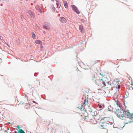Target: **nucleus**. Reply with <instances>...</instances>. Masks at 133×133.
<instances>
[{
  "label": "nucleus",
  "mask_w": 133,
  "mask_h": 133,
  "mask_svg": "<svg viewBox=\"0 0 133 133\" xmlns=\"http://www.w3.org/2000/svg\"><path fill=\"white\" fill-rule=\"evenodd\" d=\"M116 114L117 116L120 119H123L124 117L130 118L131 114L129 112V110L124 111L122 109L117 110Z\"/></svg>",
  "instance_id": "1"
},
{
  "label": "nucleus",
  "mask_w": 133,
  "mask_h": 133,
  "mask_svg": "<svg viewBox=\"0 0 133 133\" xmlns=\"http://www.w3.org/2000/svg\"><path fill=\"white\" fill-rule=\"evenodd\" d=\"M103 77V75H102L99 73L98 74H96V76L94 75H93L94 78L93 79V80H94L95 82L97 81H99L102 79Z\"/></svg>",
  "instance_id": "2"
},
{
  "label": "nucleus",
  "mask_w": 133,
  "mask_h": 133,
  "mask_svg": "<svg viewBox=\"0 0 133 133\" xmlns=\"http://www.w3.org/2000/svg\"><path fill=\"white\" fill-rule=\"evenodd\" d=\"M88 95L86 96L85 97V99L84 100V102L83 104L81 106V107L80 108L79 107H78V108L79 109L81 110H82V109L83 108V106H85L87 105L88 104Z\"/></svg>",
  "instance_id": "3"
},
{
  "label": "nucleus",
  "mask_w": 133,
  "mask_h": 133,
  "mask_svg": "<svg viewBox=\"0 0 133 133\" xmlns=\"http://www.w3.org/2000/svg\"><path fill=\"white\" fill-rule=\"evenodd\" d=\"M96 84L98 86L103 85V86H106V84L104 82L102 79L99 81H97L95 82Z\"/></svg>",
  "instance_id": "4"
},
{
  "label": "nucleus",
  "mask_w": 133,
  "mask_h": 133,
  "mask_svg": "<svg viewBox=\"0 0 133 133\" xmlns=\"http://www.w3.org/2000/svg\"><path fill=\"white\" fill-rule=\"evenodd\" d=\"M26 15L29 17L34 18V13L30 10H27L26 13Z\"/></svg>",
  "instance_id": "5"
},
{
  "label": "nucleus",
  "mask_w": 133,
  "mask_h": 133,
  "mask_svg": "<svg viewBox=\"0 0 133 133\" xmlns=\"http://www.w3.org/2000/svg\"><path fill=\"white\" fill-rule=\"evenodd\" d=\"M98 127L101 129H105L106 127V124L105 123H100L98 125Z\"/></svg>",
  "instance_id": "6"
},
{
  "label": "nucleus",
  "mask_w": 133,
  "mask_h": 133,
  "mask_svg": "<svg viewBox=\"0 0 133 133\" xmlns=\"http://www.w3.org/2000/svg\"><path fill=\"white\" fill-rule=\"evenodd\" d=\"M71 7L72 9L77 14H79L80 13L79 11L75 6L74 5H72Z\"/></svg>",
  "instance_id": "7"
},
{
  "label": "nucleus",
  "mask_w": 133,
  "mask_h": 133,
  "mask_svg": "<svg viewBox=\"0 0 133 133\" xmlns=\"http://www.w3.org/2000/svg\"><path fill=\"white\" fill-rule=\"evenodd\" d=\"M105 117L103 118V119L102 118L101 116L99 115H96L94 117V118L96 121H97L98 120H102L103 119V118H105Z\"/></svg>",
  "instance_id": "8"
},
{
  "label": "nucleus",
  "mask_w": 133,
  "mask_h": 133,
  "mask_svg": "<svg viewBox=\"0 0 133 133\" xmlns=\"http://www.w3.org/2000/svg\"><path fill=\"white\" fill-rule=\"evenodd\" d=\"M133 84V81L131 80V81H128V82L127 83V85L128 86H131V87Z\"/></svg>",
  "instance_id": "9"
},
{
  "label": "nucleus",
  "mask_w": 133,
  "mask_h": 133,
  "mask_svg": "<svg viewBox=\"0 0 133 133\" xmlns=\"http://www.w3.org/2000/svg\"><path fill=\"white\" fill-rule=\"evenodd\" d=\"M79 29L82 33H84V31L83 26L81 25L79 26Z\"/></svg>",
  "instance_id": "10"
},
{
  "label": "nucleus",
  "mask_w": 133,
  "mask_h": 133,
  "mask_svg": "<svg viewBox=\"0 0 133 133\" xmlns=\"http://www.w3.org/2000/svg\"><path fill=\"white\" fill-rule=\"evenodd\" d=\"M60 21L63 23H65L66 21L65 18L63 17L60 18Z\"/></svg>",
  "instance_id": "11"
},
{
  "label": "nucleus",
  "mask_w": 133,
  "mask_h": 133,
  "mask_svg": "<svg viewBox=\"0 0 133 133\" xmlns=\"http://www.w3.org/2000/svg\"><path fill=\"white\" fill-rule=\"evenodd\" d=\"M56 4L57 5V7L58 8H60L61 6V4L60 2L59 1H56Z\"/></svg>",
  "instance_id": "12"
},
{
  "label": "nucleus",
  "mask_w": 133,
  "mask_h": 133,
  "mask_svg": "<svg viewBox=\"0 0 133 133\" xmlns=\"http://www.w3.org/2000/svg\"><path fill=\"white\" fill-rule=\"evenodd\" d=\"M35 43L37 44H40L41 45L42 43V42L39 40H36L35 41Z\"/></svg>",
  "instance_id": "13"
},
{
  "label": "nucleus",
  "mask_w": 133,
  "mask_h": 133,
  "mask_svg": "<svg viewBox=\"0 0 133 133\" xmlns=\"http://www.w3.org/2000/svg\"><path fill=\"white\" fill-rule=\"evenodd\" d=\"M43 27L48 30H49L50 29V26L49 25H44L43 26Z\"/></svg>",
  "instance_id": "14"
},
{
  "label": "nucleus",
  "mask_w": 133,
  "mask_h": 133,
  "mask_svg": "<svg viewBox=\"0 0 133 133\" xmlns=\"http://www.w3.org/2000/svg\"><path fill=\"white\" fill-rule=\"evenodd\" d=\"M64 4L65 8H68V5L66 1L64 2Z\"/></svg>",
  "instance_id": "15"
},
{
  "label": "nucleus",
  "mask_w": 133,
  "mask_h": 133,
  "mask_svg": "<svg viewBox=\"0 0 133 133\" xmlns=\"http://www.w3.org/2000/svg\"><path fill=\"white\" fill-rule=\"evenodd\" d=\"M31 34L32 35V37L34 39H35L36 38V36L35 34L33 32H32L31 33Z\"/></svg>",
  "instance_id": "16"
},
{
  "label": "nucleus",
  "mask_w": 133,
  "mask_h": 133,
  "mask_svg": "<svg viewBox=\"0 0 133 133\" xmlns=\"http://www.w3.org/2000/svg\"><path fill=\"white\" fill-rule=\"evenodd\" d=\"M18 132L19 133H25L24 131L22 129H19L18 130Z\"/></svg>",
  "instance_id": "17"
},
{
  "label": "nucleus",
  "mask_w": 133,
  "mask_h": 133,
  "mask_svg": "<svg viewBox=\"0 0 133 133\" xmlns=\"http://www.w3.org/2000/svg\"><path fill=\"white\" fill-rule=\"evenodd\" d=\"M133 118V114H131V117L130 119Z\"/></svg>",
  "instance_id": "18"
},
{
  "label": "nucleus",
  "mask_w": 133,
  "mask_h": 133,
  "mask_svg": "<svg viewBox=\"0 0 133 133\" xmlns=\"http://www.w3.org/2000/svg\"><path fill=\"white\" fill-rule=\"evenodd\" d=\"M117 88H118V89H119L120 88V86L119 85H118L117 87H116Z\"/></svg>",
  "instance_id": "19"
},
{
  "label": "nucleus",
  "mask_w": 133,
  "mask_h": 133,
  "mask_svg": "<svg viewBox=\"0 0 133 133\" xmlns=\"http://www.w3.org/2000/svg\"><path fill=\"white\" fill-rule=\"evenodd\" d=\"M128 79H129V81H131V80H132V78H131V77H129V78H128Z\"/></svg>",
  "instance_id": "20"
},
{
  "label": "nucleus",
  "mask_w": 133,
  "mask_h": 133,
  "mask_svg": "<svg viewBox=\"0 0 133 133\" xmlns=\"http://www.w3.org/2000/svg\"><path fill=\"white\" fill-rule=\"evenodd\" d=\"M119 81H117L116 82V85H118V84L119 83Z\"/></svg>",
  "instance_id": "21"
},
{
  "label": "nucleus",
  "mask_w": 133,
  "mask_h": 133,
  "mask_svg": "<svg viewBox=\"0 0 133 133\" xmlns=\"http://www.w3.org/2000/svg\"><path fill=\"white\" fill-rule=\"evenodd\" d=\"M87 118V116H85V117H84V120H87L86 119Z\"/></svg>",
  "instance_id": "22"
},
{
  "label": "nucleus",
  "mask_w": 133,
  "mask_h": 133,
  "mask_svg": "<svg viewBox=\"0 0 133 133\" xmlns=\"http://www.w3.org/2000/svg\"><path fill=\"white\" fill-rule=\"evenodd\" d=\"M129 121H128V122H124V123L128 124L129 123Z\"/></svg>",
  "instance_id": "23"
},
{
  "label": "nucleus",
  "mask_w": 133,
  "mask_h": 133,
  "mask_svg": "<svg viewBox=\"0 0 133 133\" xmlns=\"http://www.w3.org/2000/svg\"><path fill=\"white\" fill-rule=\"evenodd\" d=\"M18 132H17L16 131H15L14 132V133H19L18 132Z\"/></svg>",
  "instance_id": "24"
},
{
  "label": "nucleus",
  "mask_w": 133,
  "mask_h": 133,
  "mask_svg": "<svg viewBox=\"0 0 133 133\" xmlns=\"http://www.w3.org/2000/svg\"><path fill=\"white\" fill-rule=\"evenodd\" d=\"M17 128H18V129H19H19H19L20 127H19V125H17Z\"/></svg>",
  "instance_id": "25"
},
{
  "label": "nucleus",
  "mask_w": 133,
  "mask_h": 133,
  "mask_svg": "<svg viewBox=\"0 0 133 133\" xmlns=\"http://www.w3.org/2000/svg\"><path fill=\"white\" fill-rule=\"evenodd\" d=\"M99 107L100 108H101L102 107V106L101 105H100L99 106Z\"/></svg>",
  "instance_id": "26"
},
{
  "label": "nucleus",
  "mask_w": 133,
  "mask_h": 133,
  "mask_svg": "<svg viewBox=\"0 0 133 133\" xmlns=\"http://www.w3.org/2000/svg\"><path fill=\"white\" fill-rule=\"evenodd\" d=\"M1 39V36H0V39Z\"/></svg>",
  "instance_id": "27"
},
{
  "label": "nucleus",
  "mask_w": 133,
  "mask_h": 133,
  "mask_svg": "<svg viewBox=\"0 0 133 133\" xmlns=\"http://www.w3.org/2000/svg\"><path fill=\"white\" fill-rule=\"evenodd\" d=\"M41 47H42V44L41 45Z\"/></svg>",
  "instance_id": "28"
},
{
  "label": "nucleus",
  "mask_w": 133,
  "mask_h": 133,
  "mask_svg": "<svg viewBox=\"0 0 133 133\" xmlns=\"http://www.w3.org/2000/svg\"><path fill=\"white\" fill-rule=\"evenodd\" d=\"M1 102H0V105H2V104H1Z\"/></svg>",
  "instance_id": "29"
},
{
  "label": "nucleus",
  "mask_w": 133,
  "mask_h": 133,
  "mask_svg": "<svg viewBox=\"0 0 133 133\" xmlns=\"http://www.w3.org/2000/svg\"><path fill=\"white\" fill-rule=\"evenodd\" d=\"M39 12H40L41 11V10H39Z\"/></svg>",
  "instance_id": "30"
},
{
  "label": "nucleus",
  "mask_w": 133,
  "mask_h": 133,
  "mask_svg": "<svg viewBox=\"0 0 133 133\" xmlns=\"http://www.w3.org/2000/svg\"><path fill=\"white\" fill-rule=\"evenodd\" d=\"M51 1H53L54 0H51Z\"/></svg>",
  "instance_id": "31"
}]
</instances>
